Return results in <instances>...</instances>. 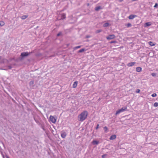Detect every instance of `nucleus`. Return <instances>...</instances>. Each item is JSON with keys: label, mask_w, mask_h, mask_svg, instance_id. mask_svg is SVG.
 <instances>
[{"label": "nucleus", "mask_w": 158, "mask_h": 158, "mask_svg": "<svg viewBox=\"0 0 158 158\" xmlns=\"http://www.w3.org/2000/svg\"><path fill=\"white\" fill-rule=\"evenodd\" d=\"M30 84H33V81H31L30 82Z\"/></svg>", "instance_id": "72a5a7b5"}, {"label": "nucleus", "mask_w": 158, "mask_h": 158, "mask_svg": "<svg viewBox=\"0 0 158 158\" xmlns=\"http://www.w3.org/2000/svg\"><path fill=\"white\" fill-rule=\"evenodd\" d=\"M102 9L101 6H98L96 7L95 8V10L96 11H98L99 10H100V9Z\"/></svg>", "instance_id": "f3484780"}, {"label": "nucleus", "mask_w": 158, "mask_h": 158, "mask_svg": "<svg viewBox=\"0 0 158 158\" xmlns=\"http://www.w3.org/2000/svg\"><path fill=\"white\" fill-rule=\"evenodd\" d=\"M151 25V23L150 22H147L145 24V26L147 27L150 26Z\"/></svg>", "instance_id": "2eb2a0df"}, {"label": "nucleus", "mask_w": 158, "mask_h": 158, "mask_svg": "<svg viewBox=\"0 0 158 158\" xmlns=\"http://www.w3.org/2000/svg\"><path fill=\"white\" fill-rule=\"evenodd\" d=\"M116 135H113L111 136L110 138V140H112L114 139H116Z\"/></svg>", "instance_id": "0eeeda50"}, {"label": "nucleus", "mask_w": 158, "mask_h": 158, "mask_svg": "<svg viewBox=\"0 0 158 158\" xmlns=\"http://www.w3.org/2000/svg\"><path fill=\"white\" fill-rule=\"evenodd\" d=\"M127 109V107L126 106L124 107V108H122L121 109L118 110L116 112L115 115H117V114H119L120 113L123 112L125 111H126Z\"/></svg>", "instance_id": "f03ea898"}, {"label": "nucleus", "mask_w": 158, "mask_h": 158, "mask_svg": "<svg viewBox=\"0 0 158 158\" xmlns=\"http://www.w3.org/2000/svg\"><path fill=\"white\" fill-rule=\"evenodd\" d=\"M92 143L94 145V144H96V145H97L99 143V142H98V141H96V140H93L92 142Z\"/></svg>", "instance_id": "4468645a"}, {"label": "nucleus", "mask_w": 158, "mask_h": 158, "mask_svg": "<svg viewBox=\"0 0 158 158\" xmlns=\"http://www.w3.org/2000/svg\"><path fill=\"white\" fill-rule=\"evenodd\" d=\"M136 70L137 72H140L142 71V68L139 67H137L136 69Z\"/></svg>", "instance_id": "9b49d317"}, {"label": "nucleus", "mask_w": 158, "mask_h": 158, "mask_svg": "<svg viewBox=\"0 0 158 158\" xmlns=\"http://www.w3.org/2000/svg\"><path fill=\"white\" fill-rule=\"evenodd\" d=\"M85 50V49L84 48L81 49L78 52H82Z\"/></svg>", "instance_id": "aec40b11"}, {"label": "nucleus", "mask_w": 158, "mask_h": 158, "mask_svg": "<svg viewBox=\"0 0 158 158\" xmlns=\"http://www.w3.org/2000/svg\"><path fill=\"white\" fill-rule=\"evenodd\" d=\"M101 30H97L96 31V33H99L100 32H101Z\"/></svg>", "instance_id": "cd10ccee"}, {"label": "nucleus", "mask_w": 158, "mask_h": 158, "mask_svg": "<svg viewBox=\"0 0 158 158\" xmlns=\"http://www.w3.org/2000/svg\"><path fill=\"white\" fill-rule=\"evenodd\" d=\"M7 158H9L8 157H7Z\"/></svg>", "instance_id": "c9c22d12"}, {"label": "nucleus", "mask_w": 158, "mask_h": 158, "mask_svg": "<svg viewBox=\"0 0 158 158\" xmlns=\"http://www.w3.org/2000/svg\"><path fill=\"white\" fill-rule=\"evenodd\" d=\"M135 64V62H131L128 63L127 65L129 67H131L134 65Z\"/></svg>", "instance_id": "423d86ee"}, {"label": "nucleus", "mask_w": 158, "mask_h": 158, "mask_svg": "<svg viewBox=\"0 0 158 158\" xmlns=\"http://www.w3.org/2000/svg\"><path fill=\"white\" fill-rule=\"evenodd\" d=\"M29 54L28 52H24L22 53H21V56L22 57H24L28 55Z\"/></svg>", "instance_id": "39448f33"}, {"label": "nucleus", "mask_w": 158, "mask_h": 158, "mask_svg": "<svg viewBox=\"0 0 158 158\" xmlns=\"http://www.w3.org/2000/svg\"><path fill=\"white\" fill-rule=\"evenodd\" d=\"M107 156L106 154H104L102 156V158H104Z\"/></svg>", "instance_id": "c85d7f7f"}, {"label": "nucleus", "mask_w": 158, "mask_h": 158, "mask_svg": "<svg viewBox=\"0 0 158 158\" xmlns=\"http://www.w3.org/2000/svg\"><path fill=\"white\" fill-rule=\"evenodd\" d=\"M154 106L155 107H157L158 106V103L157 102H155L154 104Z\"/></svg>", "instance_id": "412c9836"}, {"label": "nucleus", "mask_w": 158, "mask_h": 158, "mask_svg": "<svg viewBox=\"0 0 158 158\" xmlns=\"http://www.w3.org/2000/svg\"><path fill=\"white\" fill-rule=\"evenodd\" d=\"M88 113L86 110H84L79 114L77 117L78 120L82 122L85 120L87 117Z\"/></svg>", "instance_id": "f257e3e1"}, {"label": "nucleus", "mask_w": 158, "mask_h": 158, "mask_svg": "<svg viewBox=\"0 0 158 158\" xmlns=\"http://www.w3.org/2000/svg\"><path fill=\"white\" fill-rule=\"evenodd\" d=\"M49 120L54 123H55L56 121V119L54 116L52 115L50 116Z\"/></svg>", "instance_id": "7ed1b4c3"}, {"label": "nucleus", "mask_w": 158, "mask_h": 158, "mask_svg": "<svg viewBox=\"0 0 158 158\" xmlns=\"http://www.w3.org/2000/svg\"><path fill=\"white\" fill-rule=\"evenodd\" d=\"M115 38V36L114 35H110L106 37L107 40H111L114 39Z\"/></svg>", "instance_id": "20e7f679"}, {"label": "nucleus", "mask_w": 158, "mask_h": 158, "mask_svg": "<svg viewBox=\"0 0 158 158\" xmlns=\"http://www.w3.org/2000/svg\"><path fill=\"white\" fill-rule=\"evenodd\" d=\"M109 25V24L108 23H106L103 25L104 27H107Z\"/></svg>", "instance_id": "6ab92c4d"}, {"label": "nucleus", "mask_w": 158, "mask_h": 158, "mask_svg": "<svg viewBox=\"0 0 158 158\" xmlns=\"http://www.w3.org/2000/svg\"><path fill=\"white\" fill-rule=\"evenodd\" d=\"M99 124H98L97 125V126L96 127V130L98 129V128H99Z\"/></svg>", "instance_id": "c756f323"}, {"label": "nucleus", "mask_w": 158, "mask_h": 158, "mask_svg": "<svg viewBox=\"0 0 158 158\" xmlns=\"http://www.w3.org/2000/svg\"><path fill=\"white\" fill-rule=\"evenodd\" d=\"M104 129L105 130V132H106L108 130L107 127L106 126H105L104 127Z\"/></svg>", "instance_id": "4be33fe9"}, {"label": "nucleus", "mask_w": 158, "mask_h": 158, "mask_svg": "<svg viewBox=\"0 0 158 158\" xmlns=\"http://www.w3.org/2000/svg\"><path fill=\"white\" fill-rule=\"evenodd\" d=\"M126 26L127 27H131V23H127L126 25Z\"/></svg>", "instance_id": "5701e85b"}, {"label": "nucleus", "mask_w": 158, "mask_h": 158, "mask_svg": "<svg viewBox=\"0 0 158 158\" xmlns=\"http://www.w3.org/2000/svg\"><path fill=\"white\" fill-rule=\"evenodd\" d=\"M157 96V94L156 93H154L152 95V97H155Z\"/></svg>", "instance_id": "b1692460"}, {"label": "nucleus", "mask_w": 158, "mask_h": 158, "mask_svg": "<svg viewBox=\"0 0 158 158\" xmlns=\"http://www.w3.org/2000/svg\"><path fill=\"white\" fill-rule=\"evenodd\" d=\"M119 2H122L123 1V0H119Z\"/></svg>", "instance_id": "f704fd0d"}, {"label": "nucleus", "mask_w": 158, "mask_h": 158, "mask_svg": "<svg viewBox=\"0 0 158 158\" xmlns=\"http://www.w3.org/2000/svg\"><path fill=\"white\" fill-rule=\"evenodd\" d=\"M77 84L78 82L77 81H75L73 85V88H76L77 86Z\"/></svg>", "instance_id": "9d476101"}, {"label": "nucleus", "mask_w": 158, "mask_h": 158, "mask_svg": "<svg viewBox=\"0 0 158 158\" xmlns=\"http://www.w3.org/2000/svg\"><path fill=\"white\" fill-rule=\"evenodd\" d=\"M61 18L60 19L61 20L63 19H65L66 18V14L65 13H63L61 15Z\"/></svg>", "instance_id": "6e6552de"}, {"label": "nucleus", "mask_w": 158, "mask_h": 158, "mask_svg": "<svg viewBox=\"0 0 158 158\" xmlns=\"http://www.w3.org/2000/svg\"><path fill=\"white\" fill-rule=\"evenodd\" d=\"M61 135L62 138H64L66 137V134L65 132H63L61 134Z\"/></svg>", "instance_id": "ddd939ff"}, {"label": "nucleus", "mask_w": 158, "mask_h": 158, "mask_svg": "<svg viewBox=\"0 0 158 158\" xmlns=\"http://www.w3.org/2000/svg\"><path fill=\"white\" fill-rule=\"evenodd\" d=\"M27 17H28L27 15H24L22 16L21 17V18L22 19H26Z\"/></svg>", "instance_id": "dca6fc26"}, {"label": "nucleus", "mask_w": 158, "mask_h": 158, "mask_svg": "<svg viewBox=\"0 0 158 158\" xmlns=\"http://www.w3.org/2000/svg\"><path fill=\"white\" fill-rule=\"evenodd\" d=\"M140 92V90L139 89H137L136 91V92L137 93H139Z\"/></svg>", "instance_id": "a878e982"}, {"label": "nucleus", "mask_w": 158, "mask_h": 158, "mask_svg": "<svg viewBox=\"0 0 158 158\" xmlns=\"http://www.w3.org/2000/svg\"><path fill=\"white\" fill-rule=\"evenodd\" d=\"M115 41H111L110 43H115Z\"/></svg>", "instance_id": "473e14b6"}, {"label": "nucleus", "mask_w": 158, "mask_h": 158, "mask_svg": "<svg viewBox=\"0 0 158 158\" xmlns=\"http://www.w3.org/2000/svg\"><path fill=\"white\" fill-rule=\"evenodd\" d=\"M151 75L153 77H155L156 75V74L154 73H152L151 74Z\"/></svg>", "instance_id": "bb28decb"}, {"label": "nucleus", "mask_w": 158, "mask_h": 158, "mask_svg": "<svg viewBox=\"0 0 158 158\" xmlns=\"http://www.w3.org/2000/svg\"><path fill=\"white\" fill-rule=\"evenodd\" d=\"M148 43L151 46H155L156 45V43H153L152 41H149L148 42Z\"/></svg>", "instance_id": "f8f14e48"}, {"label": "nucleus", "mask_w": 158, "mask_h": 158, "mask_svg": "<svg viewBox=\"0 0 158 158\" xmlns=\"http://www.w3.org/2000/svg\"><path fill=\"white\" fill-rule=\"evenodd\" d=\"M158 6V4L157 3H156L154 6V7H156L157 6Z\"/></svg>", "instance_id": "7c9ffc66"}, {"label": "nucleus", "mask_w": 158, "mask_h": 158, "mask_svg": "<svg viewBox=\"0 0 158 158\" xmlns=\"http://www.w3.org/2000/svg\"><path fill=\"white\" fill-rule=\"evenodd\" d=\"M136 16V15H131L129 16L128 18L130 19H132Z\"/></svg>", "instance_id": "1a4fd4ad"}, {"label": "nucleus", "mask_w": 158, "mask_h": 158, "mask_svg": "<svg viewBox=\"0 0 158 158\" xmlns=\"http://www.w3.org/2000/svg\"><path fill=\"white\" fill-rule=\"evenodd\" d=\"M61 34V32H59V33L57 34V36H60V35Z\"/></svg>", "instance_id": "2f4dec72"}, {"label": "nucleus", "mask_w": 158, "mask_h": 158, "mask_svg": "<svg viewBox=\"0 0 158 158\" xmlns=\"http://www.w3.org/2000/svg\"><path fill=\"white\" fill-rule=\"evenodd\" d=\"M81 47V46H76L74 48V49H77V48H80Z\"/></svg>", "instance_id": "393cba45"}, {"label": "nucleus", "mask_w": 158, "mask_h": 158, "mask_svg": "<svg viewBox=\"0 0 158 158\" xmlns=\"http://www.w3.org/2000/svg\"><path fill=\"white\" fill-rule=\"evenodd\" d=\"M5 24V23L3 21L0 22V26H3Z\"/></svg>", "instance_id": "a211bd4d"}]
</instances>
